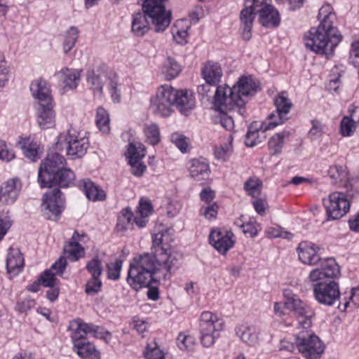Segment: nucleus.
I'll return each mask as SVG.
<instances>
[{"mask_svg": "<svg viewBox=\"0 0 359 359\" xmlns=\"http://www.w3.org/2000/svg\"><path fill=\"white\" fill-rule=\"evenodd\" d=\"M163 234L153 236L152 254L145 253L133 259L128 269L127 282L135 290L149 286L151 280H166L177 259L163 243Z\"/></svg>", "mask_w": 359, "mask_h": 359, "instance_id": "f257e3e1", "label": "nucleus"}, {"mask_svg": "<svg viewBox=\"0 0 359 359\" xmlns=\"http://www.w3.org/2000/svg\"><path fill=\"white\" fill-rule=\"evenodd\" d=\"M318 19L320 20L318 27H312L305 34V46L316 53L330 55L343 38L333 26L336 15L330 4H325L320 8Z\"/></svg>", "mask_w": 359, "mask_h": 359, "instance_id": "f03ea898", "label": "nucleus"}, {"mask_svg": "<svg viewBox=\"0 0 359 359\" xmlns=\"http://www.w3.org/2000/svg\"><path fill=\"white\" fill-rule=\"evenodd\" d=\"M319 246L307 241L301 242L297 248L299 261L314 266L309 274V281L338 278L340 276L339 266L334 258H322Z\"/></svg>", "mask_w": 359, "mask_h": 359, "instance_id": "7ed1b4c3", "label": "nucleus"}, {"mask_svg": "<svg viewBox=\"0 0 359 359\" xmlns=\"http://www.w3.org/2000/svg\"><path fill=\"white\" fill-rule=\"evenodd\" d=\"M259 14L260 23L266 27H276L280 23L278 11L265 0H246L240 15L243 38L248 41L256 14Z\"/></svg>", "mask_w": 359, "mask_h": 359, "instance_id": "20e7f679", "label": "nucleus"}, {"mask_svg": "<svg viewBox=\"0 0 359 359\" xmlns=\"http://www.w3.org/2000/svg\"><path fill=\"white\" fill-rule=\"evenodd\" d=\"M65 158H45L39 169L38 182L41 188L59 186L62 188L74 184V172L65 167Z\"/></svg>", "mask_w": 359, "mask_h": 359, "instance_id": "39448f33", "label": "nucleus"}, {"mask_svg": "<svg viewBox=\"0 0 359 359\" xmlns=\"http://www.w3.org/2000/svg\"><path fill=\"white\" fill-rule=\"evenodd\" d=\"M88 146V140L85 135L71 128L66 135L58 136L54 148L55 152L47 157H64L65 156H76L82 157L85 155Z\"/></svg>", "mask_w": 359, "mask_h": 359, "instance_id": "423d86ee", "label": "nucleus"}, {"mask_svg": "<svg viewBox=\"0 0 359 359\" xmlns=\"http://www.w3.org/2000/svg\"><path fill=\"white\" fill-rule=\"evenodd\" d=\"M167 0H138L142 11L151 20L156 32H163L170 24L172 13L165 9Z\"/></svg>", "mask_w": 359, "mask_h": 359, "instance_id": "0eeeda50", "label": "nucleus"}, {"mask_svg": "<svg viewBox=\"0 0 359 359\" xmlns=\"http://www.w3.org/2000/svg\"><path fill=\"white\" fill-rule=\"evenodd\" d=\"M223 320L216 314L210 311H204L201 313L199 332L203 346L210 347L215 343L220 332L223 330Z\"/></svg>", "mask_w": 359, "mask_h": 359, "instance_id": "6e6552de", "label": "nucleus"}, {"mask_svg": "<svg viewBox=\"0 0 359 359\" xmlns=\"http://www.w3.org/2000/svg\"><path fill=\"white\" fill-rule=\"evenodd\" d=\"M177 90L170 85L159 86L156 95L151 99V107L154 114L162 117H168L173 112Z\"/></svg>", "mask_w": 359, "mask_h": 359, "instance_id": "1a4fd4ad", "label": "nucleus"}, {"mask_svg": "<svg viewBox=\"0 0 359 359\" xmlns=\"http://www.w3.org/2000/svg\"><path fill=\"white\" fill-rule=\"evenodd\" d=\"M294 344L299 352L306 359L319 358L325 349L320 338L309 334L308 330H302L296 334Z\"/></svg>", "mask_w": 359, "mask_h": 359, "instance_id": "9d476101", "label": "nucleus"}, {"mask_svg": "<svg viewBox=\"0 0 359 359\" xmlns=\"http://www.w3.org/2000/svg\"><path fill=\"white\" fill-rule=\"evenodd\" d=\"M214 104L219 111H237L240 114L243 113L244 102L235 93L233 87L226 84L219 86L215 91Z\"/></svg>", "mask_w": 359, "mask_h": 359, "instance_id": "9b49d317", "label": "nucleus"}, {"mask_svg": "<svg viewBox=\"0 0 359 359\" xmlns=\"http://www.w3.org/2000/svg\"><path fill=\"white\" fill-rule=\"evenodd\" d=\"M332 278H323L316 280L313 290L316 300L320 304L334 305L340 297L339 286Z\"/></svg>", "mask_w": 359, "mask_h": 359, "instance_id": "f8f14e48", "label": "nucleus"}, {"mask_svg": "<svg viewBox=\"0 0 359 359\" xmlns=\"http://www.w3.org/2000/svg\"><path fill=\"white\" fill-rule=\"evenodd\" d=\"M87 81L95 93L101 95L102 93L103 84L108 83L109 88L113 101L118 103L121 100V95L118 89V78L116 74L110 72L109 74H96L93 70L88 71L87 73Z\"/></svg>", "mask_w": 359, "mask_h": 359, "instance_id": "ddd939ff", "label": "nucleus"}, {"mask_svg": "<svg viewBox=\"0 0 359 359\" xmlns=\"http://www.w3.org/2000/svg\"><path fill=\"white\" fill-rule=\"evenodd\" d=\"M323 201L326 216L329 220L341 219L346 215L350 209V202L342 192H333Z\"/></svg>", "mask_w": 359, "mask_h": 359, "instance_id": "4468645a", "label": "nucleus"}, {"mask_svg": "<svg viewBox=\"0 0 359 359\" xmlns=\"http://www.w3.org/2000/svg\"><path fill=\"white\" fill-rule=\"evenodd\" d=\"M62 195V192L57 188L43 195L41 211L46 219L53 221L58 219L65 205Z\"/></svg>", "mask_w": 359, "mask_h": 359, "instance_id": "2eb2a0df", "label": "nucleus"}, {"mask_svg": "<svg viewBox=\"0 0 359 359\" xmlns=\"http://www.w3.org/2000/svg\"><path fill=\"white\" fill-rule=\"evenodd\" d=\"M276 111L268 116V126L266 129H273L275 127L284 123L287 119L292 103L287 97L286 92H281L274 98Z\"/></svg>", "mask_w": 359, "mask_h": 359, "instance_id": "dca6fc26", "label": "nucleus"}, {"mask_svg": "<svg viewBox=\"0 0 359 359\" xmlns=\"http://www.w3.org/2000/svg\"><path fill=\"white\" fill-rule=\"evenodd\" d=\"M210 243L220 254L226 255L235 245L234 234L230 230L213 229L209 235Z\"/></svg>", "mask_w": 359, "mask_h": 359, "instance_id": "f3484780", "label": "nucleus"}, {"mask_svg": "<svg viewBox=\"0 0 359 359\" xmlns=\"http://www.w3.org/2000/svg\"><path fill=\"white\" fill-rule=\"evenodd\" d=\"M76 327L72 334V340L74 346H79L82 343L87 341L86 335L93 334L97 338L105 339L107 337H111L109 332L100 331V327L93 325L83 323L79 320L76 322Z\"/></svg>", "mask_w": 359, "mask_h": 359, "instance_id": "a211bd4d", "label": "nucleus"}, {"mask_svg": "<svg viewBox=\"0 0 359 359\" xmlns=\"http://www.w3.org/2000/svg\"><path fill=\"white\" fill-rule=\"evenodd\" d=\"M22 189V182L18 177L7 180L0 189V203H13Z\"/></svg>", "mask_w": 359, "mask_h": 359, "instance_id": "6ab92c4d", "label": "nucleus"}, {"mask_svg": "<svg viewBox=\"0 0 359 359\" xmlns=\"http://www.w3.org/2000/svg\"><path fill=\"white\" fill-rule=\"evenodd\" d=\"M65 257H60L50 267L46 270L39 277V282L45 287H53L56 285V275H62L67 266Z\"/></svg>", "mask_w": 359, "mask_h": 359, "instance_id": "aec40b11", "label": "nucleus"}, {"mask_svg": "<svg viewBox=\"0 0 359 359\" xmlns=\"http://www.w3.org/2000/svg\"><path fill=\"white\" fill-rule=\"evenodd\" d=\"M235 93L243 100L244 105L246 104L248 97L256 93L259 88V83L252 76H241L233 86Z\"/></svg>", "mask_w": 359, "mask_h": 359, "instance_id": "412c9836", "label": "nucleus"}, {"mask_svg": "<svg viewBox=\"0 0 359 359\" xmlns=\"http://www.w3.org/2000/svg\"><path fill=\"white\" fill-rule=\"evenodd\" d=\"M37 123L41 129L51 128L55 123V112L53 110V103L39 104L37 109Z\"/></svg>", "mask_w": 359, "mask_h": 359, "instance_id": "4be33fe9", "label": "nucleus"}, {"mask_svg": "<svg viewBox=\"0 0 359 359\" xmlns=\"http://www.w3.org/2000/svg\"><path fill=\"white\" fill-rule=\"evenodd\" d=\"M267 126L268 121L262 124L257 122L251 123L245 135V145L252 147L262 142L266 138L265 132L269 130L266 128Z\"/></svg>", "mask_w": 359, "mask_h": 359, "instance_id": "5701e85b", "label": "nucleus"}, {"mask_svg": "<svg viewBox=\"0 0 359 359\" xmlns=\"http://www.w3.org/2000/svg\"><path fill=\"white\" fill-rule=\"evenodd\" d=\"M30 91L32 96L38 100L39 104L53 102L49 85L44 79H39L32 81Z\"/></svg>", "mask_w": 359, "mask_h": 359, "instance_id": "b1692460", "label": "nucleus"}, {"mask_svg": "<svg viewBox=\"0 0 359 359\" xmlns=\"http://www.w3.org/2000/svg\"><path fill=\"white\" fill-rule=\"evenodd\" d=\"M18 144L26 157H39L44 151L43 146L31 137H20Z\"/></svg>", "mask_w": 359, "mask_h": 359, "instance_id": "393cba45", "label": "nucleus"}, {"mask_svg": "<svg viewBox=\"0 0 359 359\" xmlns=\"http://www.w3.org/2000/svg\"><path fill=\"white\" fill-rule=\"evenodd\" d=\"M201 75L208 84L216 86L220 82L223 73L219 63L208 61L203 67Z\"/></svg>", "mask_w": 359, "mask_h": 359, "instance_id": "a878e982", "label": "nucleus"}, {"mask_svg": "<svg viewBox=\"0 0 359 359\" xmlns=\"http://www.w3.org/2000/svg\"><path fill=\"white\" fill-rule=\"evenodd\" d=\"M148 15L142 12H136L132 15L131 32L137 37L144 36L150 30Z\"/></svg>", "mask_w": 359, "mask_h": 359, "instance_id": "bb28decb", "label": "nucleus"}, {"mask_svg": "<svg viewBox=\"0 0 359 359\" xmlns=\"http://www.w3.org/2000/svg\"><path fill=\"white\" fill-rule=\"evenodd\" d=\"M24 266V257L18 249L10 248L6 259L7 272L11 276L18 275Z\"/></svg>", "mask_w": 359, "mask_h": 359, "instance_id": "cd10ccee", "label": "nucleus"}, {"mask_svg": "<svg viewBox=\"0 0 359 359\" xmlns=\"http://www.w3.org/2000/svg\"><path fill=\"white\" fill-rule=\"evenodd\" d=\"M175 105L181 114L188 115L195 107L194 97L187 90H177Z\"/></svg>", "mask_w": 359, "mask_h": 359, "instance_id": "c85d7f7f", "label": "nucleus"}, {"mask_svg": "<svg viewBox=\"0 0 359 359\" xmlns=\"http://www.w3.org/2000/svg\"><path fill=\"white\" fill-rule=\"evenodd\" d=\"M294 316L298 322V328L309 330L311 327L312 318L315 316V311L306 303L303 302Z\"/></svg>", "mask_w": 359, "mask_h": 359, "instance_id": "c756f323", "label": "nucleus"}, {"mask_svg": "<svg viewBox=\"0 0 359 359\" xmlns=\"http://www.w3.org/2000/svg\"><path fill=\"white\" fill-rule=\"evenodd\" d=\"M79 236L78 232L75 231L72 238V241L68 242L64 246V252L72 262L79 260L85 254L84 248L77 241Z\"/></svg>", "mask_w": 359, "mask_h": 359, "instance_id": "7c9ffc66", "label": "nucleus"}, {"mask_svg": "<svg viewBox=\"0 0 359 359\" xmlns=\"http://www.w3.org/2000/svg\"><path fill=\"white\" fill-rule=\"evenodd\" d=\"M64 87L67 89L76 88L81 79V70L64 68L60 72Z\"/></svg>", "mask_w": 359, "mask_h": 359, "instance_id": "2f4dec72", "label": "nucleus"}, {"mask_svg": "<svg viewBox=\"0 0 359 359\" xmlns=\"http://www.w3.org/2000/svg\"><path fill=\"white\" fill-rule=\"evenodd\" d=\"M189 172L192 177L201 180L208 176L210 172L209 165L201 158H192L189 165Z\"/></svg>", "mask_w": 359, "mask_h": 359, "instance_id": "473e14b6", "label": "nucleus"}, {"mask_svg": "<svg viewBox=\"0 0 359 359\" xmlns=\"http://www.w3.org/2000/svg\"><path fill=\"white\" fill-rule=\"evenodd\" d=\"M82 184L85 194L89 200L97 201L106 198L105 192L90 180H82Z\"/></svg>", "mask_w": 359, "mask_h": 359, "instance_id": "72a5a7b5", "label": "nucleus"}, {"mask_svg": "<svg viewBox=\"0 0 359 359\" xmlns=\"http://www.w3.org/2000/svg\"><path fill=\"white\" fill-rule=\"evenodd\" d=\"M189 27L190 24L187 20L181 19L175 22L172 33L176 42L181 44L187 42Z\"/></svg>", "mask_w": 359, "mask_h": 359, "instance_id": "f704fd0d", "label": "nucleus"}, {"mask_svg": "<svg viewBox=\"0 0 359 359\" xmlns=\"http://www.w3.org/2000/svg\"><path fill=\"white\" fill-rule=\"evenodd\" d=\"M182 71L180 65L172 57H168L164 62L161 72L168 81L177 77Z\"/></svg>", "mask_w": 359, "mask_h": 359, "instance_id": "c9c22d12", "label": "nucleus"}, {"mask_svg": "<svg viewBox=\"0 0 359 359\" xmlns=\"http://www.w3.org/2000/svg\"><path fill=\"white\" fill-rule=\"evenodd\" d=\"M77 354L83 359H100V353L94 344L86 341L75 346Z\"/></svg>", "mask_w": 359, "mask_h": 359, "instance_id": "e433bc0d", "label": "nucleus"}, {"mask_svg": "<svg viewBox=\"0 0 359 359\" xmlns=\"http://www.w3.org/2000/svg\"><path fill=\"white\" fill-rule=\"evenodd\" d=\"M236 332L243 341L250 346H255L257 343V337L255 334L254 328L248 325L238 326Z\"/></svg>", "mask_w": 359, "mask_h": 359, "instance_id": "4c0bfd02", "label": "nucleus"}, {"mask_svg": "<svg viewBox=\"0 0 359 359\" xmlns=\"http://www.w3.org/2000/svg\"><path fill=\"white\" fill-rule=\"evenodd\" d=\"M289 135L290 133L288 131H283L275 134L270 138L268 144L272 155H276L281 152L284 144V139L289 137Z\"/></svg>", "mask_w": 359, "mask_h": 359, "instance_id": "58836bf2", "label": "nucleus"}, {"mask_svg": "<svg viewBox=\"0 0 359 359\" xmlns=\"http://www.w3.org/2000/svg\"><path fill=\"white\" fill-rule=\"evenodd\" d=\"M79 31L76 27H69L65 34L63 42V50L65 53H68L75 46Z\"/></svg>", "mask_w": 359, "mask_h": 359, "instance_id": "ea45409f", "label": "nucleus"}, {"mask_svg": "<svg viewBox=\"0 0 359 359\" xmlns=\"http://www.w3.org/2000/svg\"><path fill=\"white\" fill-rule=\"evenodd\" d=\"M95 123L99 130L103 133H107L109 132V116L108 112L104 108H97Z\"/></svg>", "mask_w": 359, "mask_h": 359, "instance_id": "a19ab883", "label": "nucleus"}, {"mask_svg": "<svg viewBox=\"0 0 359 359\" xmlns=\"http://www.w3.org/2000/svg\"><path fill=\"white\" fill-rule=\"evenodd\" d=\"M147 154L145 146L139 141H130L125 154V157H145Z\"/></svg>", "mask_w": 359, "mask_h": 359, "instance_id": "79ce46f5", "label": "nucleus"}, {"mask_svg": "<svg viewBox=\"0 0 359 359\" xmlns=\"http://www.w3.org/2000/svg\"><path fill=\"white\" fill-rule=\"evenodd\" d=\"M262 186L261 180L255 177H252L245 182L244 189L248 194L253 198H257L261 194Z\"/></svg>", "mask_w": 359, "mask_h": 359, "instance_id": "37998d69", "label": "nucleus"}, {"mask_svg": "<svg viewBox=\"0 0 359 359\" xmlns=\"http://www.w3.org/2000/svg\"><path fill=\"white\" fill-rule=\"evenodd\" d=\"M133 218V212L128 208L123 210L118 217V222L116 226V229L123 231L132 228Z\"/></svg>", "mask_w": 359, "mask_h": 359, "instance_id": "c03bdc74", "label": "nucleus"}, {"mask_svg": "<svg viewBox=\"0 0 359 359\" xmlns=\"http://www.w3.org/2000/svg\"><path fill=\"white\" fill-rule=\"evenodd\" d=\"M144 133L147 141L152 145L157 144L161 140L159 128L155 123L146 125L144 128Z\"/></svg>", "mask_w": 359, "mask_h": 359, "instance_id": "a18cd8bd", "label": "nucleus"}, {"mask_svg": "<svg viewBox=\"0 0 359 359\" xmlns=\"http://www.w3.org/2000/svg\"><path fill=\"white\" fill-rule=\"evenodd\" d=\"M284 297L285 299V306L292 311L294 314L298 312V309L302 306L303 301L294 294H292L290 292H285Z\"/></svg>", "mask_w": 359, "mask_h": 359, "instance_id": "49530a36", "label": "nucleus"}, {"mask_svg": "<svg viewBox=\"0 0 359 359\" xmlns=\"http://www.w3.org/2000/svg\"><path fill=\"white\" fill-rule=\"evenodd\" d=\"M86 268L92 277L100 278L102 273V262L97 257H95L88 261L86 264Z\"/></svg>", "mask_w": 359, "mask_h": 359, "instance_id": "de8ad7c7", "label": "nucleus"}, {"mask_svg": "<svg viewBox=\"0 0 359 359\" xmlns=\"http://www.w3.org/2000/svg\"><path fill=\"white\" fill-rule=\"evenodd\" d=\"M123 261L117 259L115 262H110L107 264L108 278L111 280H118L122 268Z\"/></svg>", "mask_w": 359, "mask_h": 359, "instance_id": "09e8293b", "label": "nucleus"}, {"mask_svg": "<svg viewBox=\"0 0 359 359\" xmlns=\"http://www.w3.org/2000/svg\"><path fill=\"white\" fill-rule=\"evenodd\" d=\"M128 164L130 165L132 174L137 177L142 176L147 170L142 158H128Z\"/></svg>", "mask_w": 359, "mask_h": 359, "instance_id": "8fccbe9b", "label": "nucleus"}, {"mask_svg": "<svg viewBox=\"0 0 359 359\" xmlns=\"http://www.w3.org/2000/svg\"><path fill=\"white\" fill-rule=\"evenodd\" d=\"M102 283L100 278L91 277L86 284L85 292L88 295H95L100 291Z\"/></svg>", "mask_w": 359, "mask_h": 359, "instance_id": "3c124183", "label": "nucleus"}, {"mask_svg": "<svg viewBox=\"0 0 359 359\" xmlns=\"http://www.w3.org/2000/svg\"><path fill=\"white\" fill-rule=\"evenodd\" d=\"M340 129L344 136L351 135L355 129L354 121L351 117H344L341 121Z\"/></svg>", "mask_w": 359, "mask_h": 359, "instance_id": "603ef678", "label": "nucleus"}, {"mask_svg": "<svg viewBox=\"0 0 359 359\" xmlns=\"http://www.w3.org/2000/svg\"><path fill=\"white\" fill-rule=\"evenodd\" d=\"M177 343L181 350H191L194 344V341L192 337L181 333L177 337Z\"/></svg>", "mask_w": 359, "mask_h": 359, "instance_id": "864d4df0", "label": "nucleus"}, {"mask_svg": "<svg viewBox=\"0 0 359 359\" xmlns=\"http://www.w3.org/2000/svg\"><path fill=\"white\" fill-rule=\"evenodd\" d=\"M349 62L355 67L359 65V39L354 40L351 43Z\"/></svg>", "mask_w": 359, "mask_h": 359, "instance_id": "5fc2aeb1", "label": "nucleus"}, {"mask_svg": "<svg viewBox=\"0 0 359 359\" xmlns=\"http://www.w3.org/2000/svg\"><path fill=\"white\" fill-rule=\"evenodd\" d=\"M171 140L175 146L182 152L186 153L189 147L186 138L178 133H174L171 135Z\"/></svg>", "mask_w": 359, "mask_h": 359, "instance_id": "6e6d98bb", "label": "nucleus"}, {"mask_svg": "<svg viewBox=\"0 0 359 359\" xmlns=\"http://www.w3.org/2000/svg\"><path fill=\"white\" fill-rule=\"evenodd\" d=\"M329 175L331 178L337 180H344L347 177V172L346 168L341 165H335L331 166L328 170Z\"/></svg>", "mask_w": 359, "mask_h": 359, "instance_id": "4d7b16f0", "label": "nucleus"}, {"mask_svg": "<svg viewBox=\"0 0 359 359\" xmlns=\"http://www.w3.org/2000/svg\"><path fill=\"white\" fill-rule=\"evenodd\" d=\"M267 236L271 238H283L285 239H291L292 235L288 231H283L281 228H270L266 232Z\"/></svg>", "mask_w": 359, "mask_h": 359, "instance_id": "13d9d810", "label": "nucleus"}, {"mask_svg": "<svg viewBox=\"0 0 359 359\" xmlns=\"http://www.w3.org/2000/svg\"><path fill=\"white\" fill-rule=\"evenodd\" d=\"M200 212L205 219L211 220L216 218L218 212V206L215 203H214L212 205L202 207L200 210Z\"/></svg>", "mask_w": 359, "mask_h": 359, "instance_id": "bf43d9fd", "label": "nucleus"}, {"mask_svg": "<svg viewBox=\"0 0 359 359\" xmlns=\"http://www.w3.org/2000/svg\"><path fill=\"white\" fill-rule=\"evenodd\" d=\"M312 127L309 132V136L311 140H316L320 137L323 133V127L320 122L312 121Z\"/></svg>", "mask_w": 359, "mask_h": 359, "instance_id": "052dcab7", "label": "nucleus"}, {"mask_svg": "<svg viewBox=\"0 0 359 359\" xmlns=\"http://www.w3.org/2000/svg\"><path fill=\"white\" fill-rule=\"evenodd\" d=\"M152 211V205L149 200L141 198L139 204V213L143 217H148Z\"/></svg>", "mask_w": 359, "mask_h": 359, "instance_id": "680f3d73", "label": "nucleus"}, {"mask_svg": "<svg viewBox=\"0 0 359 359\" xmlns=\"http://www.w3.org/2000/svg\"><path fill=\"white\" fill-rule=\"evenodd\" d=\"M36 303L34 299L27 298L18 302L15 306V310L20 313H25L34 307Z\"/></svg>", "mask_w": 359, "mask_h": 359, "instance_id": "e2e57ef3", "label": "nucleus"}, {"mask_svg": "<svg viewBox=\"0 0 359 359\" xmlns=\"http://www.w3.org/2000/svg\"><path fill=\"white\" fill-rule=\"evenodd\" d=\"M351 304H352L354 308L359 307V288L352 289L349 300L345 302L344 304V310H346Z\"/></svg>", "mask_w": 359, "mask_h": 359, "instance_id": "0e129e2a", "label": "nucleus"}, {"mask_svg": "<svg viewBox=\"0 0 359 359\" xmlns=\"http://www.w3.org/2000/svg\"><path fill=\"white\" fill-rule=\"evenodd\" d=\"M241 228L243 229L244 234L252 238L257 236V229L256 227L255 222H248L245 224H241Z\"/></svg>", "mask_w": 359, "mask_h": 359, "instance_id": "69168bd1", "label": "nucleus"}, {"mask_svg": "<svg viewBox=\"0 0 359 359\" xmlns=\"http://www.w3.org/2000/svg\"><path fill=\"white\" fill-rule=\"evenodd\" d=\"M182 208V204L178 201H171L167 206V215L170 217L177 215Z\"/></svg>", "mask_w": 359, "mask_h": 359, "instance_id": "338daca9", "label": "nucleus"}, {"mask_svg": "<svg viewBox=\"0 0 359 359\" xmlns=\"http://www.w3.org/2000/svg\"><path fill=\"white\" fill-rule=\"evenodd\" d=\"M144 356L147 359H163L164 355L161 350L158 347L149 348L147 346V351L144 353Z\"/></svg>", "mask_w": 359, "mask_h": 359, "instance_id": "774afa93", "label": "nucleus"}]
</instances>
